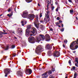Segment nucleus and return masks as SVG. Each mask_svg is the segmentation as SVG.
I'll use <instances>...</instances> for the list:
<instances>
[{"mask_svg": "<svg viewBox=\"0 0 78 78\" xmlns=\"http://www.w3.org/2000/svg\"><path fill=\"white\" fill-rule=\"evenodd\" d=\"M69 47L72 50H76L78 48V38L77 39L76 41L73 42L71 44Z\"/></svg>", "mask_w": 78, "mask_h": 78, "instance_id": "1", "label": "nucleus"}, {"mask_svg": "<svg viewBox=\"0 0 78 78\" xmlns=\"http://www.w3.org/2000/svg\"><path fill=\"white\" fill-rule=\"evenodd\" d=\"M44 51V49L42 48V47L41 46H39L38 47L36 48V53H37L38 55H40L42 51Z\"/></svg>", "mask_w": 78, "mask_h": 78, "instance_id": "2", "label": "nucleus"}, {"mask_svg": "<svg viewBox=\"0 0 78 78\" xmlns=\"http://www.w3.org/2000/svg\"><path fill=\"white\" fill-rule=\"evenodd\" d=\"M45 40V36L41 34L39 35V37L36 38V41L37 42H39L41 41H44Z\"/></svg>", "mask_w": 78, "mask_h": 78, "instance_id": "3", "label": "nucleus"}, {"mask_svg": "<svg viewBox=\"0 0 78 78\" xmlns=\"http://www.w3.org/2000/svg\"><path fill=\"white\" fill-rule=\"evenodd\" d=\"M45 11L46 13L45 14V17L44 20H45L46 19H48L49 18V15L50 14V11L48 10V7L47 9H45Z\"/></svg>", "mask_w": 78, "mask_h": 78, "instance_id": "4", "label": "nucleus"}, {"mask_svg": "<svg viewBox=\"0 0 78 78\" xmlns=\"http://www.w3.org/2000/svg\"><path fill=\"white\" fill-rule=\"evenodd\" d=\"M10 69L8 68L5 69L4 70V73L5 74V77L8 76V74H9V73L10 72Z\"/></svg>", "mask_w": 78, "mask_h": 78, "instance_id": "5", "label": "nucleus"}, {"mask_svg": "<svg viewBox=\"0 0 78 78\" xmlns=\"http://www.w3.org/2000/svg\"><path fill=\"white\" fill-rule=\"evenodd\" d=\"M28 41L30 43L34 44L35 42V40H34V37H30L29 38Z\"/></svg>", "mask_w": 78, "mask_h": 78, "instance_id": "6", "label": "nucleus"}, {"mask_svg": "<svg viewBox=\"0 0 78 78\" xmlns=\"http://www.w3.org/2000/svg\"><path fill=\"white\" fill-rule=\"evenodd\" d=\"M28 12L27 11H25L23 12V14L22 17H23V18H27V16H28Z\"/></svg>", "mask_w": 78, "mask_h": 78, "instance_id": "7", "label": "nucleus"}, {"mask_svg": "<svg viewBox=\"0 0 78 78\" xmlns=\"http://www.w3.org/2000/svg\"><path fill=\"white\" fill-rule=\"evenodd\" d=\"M35 17V16L34 14H29L28 16V18L30 20H33L34 18Z\"/></svg>", "mask_w": 78, "mask_h": 78, "instance_id": "8", "label": "nucleus"}, {"mask_svg": "<svg viewBox=\"0 0 78 78\" xmlns=\"http://www.w3.org/2000/svg\"><path fill=\"white\" fill-rule=\"evenodd\" d=\"M53 56L55 57H58L59 56H60V53L58 51L54 52Z\"/></svg>", "mask_w": 78, "mask_h": 78, "instance_id": "9", "label": "nucleus"}, {"mask_svg": "<svg viewBox=\"0 0 78 78\" xmlns=\"http://www.w3.org/2000/svg\"><path fill=\"white\" fill-rule=\"evenodd\" d=\"M45 40L46 41H50V37L48 34H46L45 35Z\"/></svg>", "mask_w": 78, "mask_h": 78, "instance_id": "10", "label": "nucleus"}, {"mask_svg": "<svg viewBox=\"0 0 78 78\" xmlns=\"http://www.w3.org/2000/svg\"><path fill=\"white\" fill-rule=\"evenodd\" d=\"M17 74L19 76H23V73L20 70L19 71L17 72Z\"/></svg>", "mask_w": 78, "mask_h": 78, "instance_id": "11", "label": "nucleus"}, {"mask_svg": "<svg viewBox=\"0 0 78 78\" xmlns=\"http://www.w3.org/2000/svg\"><path fill=\"white\" fill-rule=\"evenodd\" d=\"M31 33L33 34H34L35 33H37V30H36V29L34 27H33L31 30Z\"/></svg>", "mask_w": 78, "mask_h": 78, "instance_id": "12", "label": "nucleus"}, {"mask_svg": "<svg viewBox=\"0 0 78 78\" xmlns=\"http://www.w3.org/2000/svg\"><path fill=\"white\" fill-rule=\"evenodd\" d=\"M27 22L26 21V20H22L21 23L22 24V26H24L25 25Z\"/></svg>", "mask_w": 78, "mask_h": 78, "instance_id": "13", "label": "nucleus"}, {"mask_svg": "<svg viewBox=\"0 0 78 78\" xmlns=\"http://www.w3.org/2000/svg\"><path fill=\"white\" fill-rule=\"evenodd\" d=\"M22 31H23V30L21 28H18L17 30V32L19 34H22Z\"/></svg>", "mask_w": 78, "mask_h": 78, "instance_id": "14", "label": "nucleus"}, {"mask_svg": "<svg viewBox=\"0 0 78 78\" xmlns=\"http://www.w3.org/2000/svg\"><path fill=\"white\" fill-rule=\"evenodd\" d=\"M26 72L27 73H28L29 74H31V73H32V70L30 69H28L26 70Z\"/></svg>", "mask_w": 78, "mask_h": 78, "instance_id": "15", "label": "nucleus"}, {"mask_svg": "<svg viewBox=\"0 0 78 78\" xmlns=\"http://www.w3.org/2000/svg\"><path fill=\"white\" fill-rule=\"evenodd\" d=\"M41 76H44L45 78H47L48 77V75H47V72L44 73L41 75Z\"/></svg>", "mask_w": 78, "mask_h": 78, "instance_id": "16", "label": "nucleus"}, {"mask_svg": "<svg viewBox=\"0 0 78 78\" xmlns=\"http://www.w3.org/2000/svg\"><path fill=\"white\" fill-rule=\"evenodd\" d=\"M34 24L35 26V27H36V28H39V25L35 21L34 22Z\"/></svg>", "mask_w": 78, "mask_h": 78, "instance_id": "17", "label": "nucleus"}, {"mask_svg": "<svg viewBox=\"0 0 78 78\" xmlns=\"http://www.w3.org/2000/svg\"><path fill=\"white\" fill-rule=\"evenodd\" d=\"M46 48L47 49H49V50H51V47H50V44H47L46 45Z\"/></svg>", "mask_w": 78, "mask_h": 78, "instance_id": "18", "label": "nucleus"}, {"mask_svg": "<svg viewBox=\"0 0 78 78\" xmlns=\"http://www.w3.org/2000/svg\"><path fill=\"white\" fill-rule=\"evenodd\" d=\"M30 33V30L28 29H27L26 30V35H28Z\"/></svg>", "mask_w": 78, "mask_h": 78, "instance_id": "19", "label": "nucleus"}, {"mask_svg": "<svg viewBox=\"0 0 78 78\" xmlns=\"http://www.w3.org/2000/svg\"><path fill=\"white\" fill-rule=\"evenodd\" d=\"M40 28L42 30H43L45 29V26L43 25H40Z\"/></svg>", "mask_w": 78, "mask_h": 78, "instance_id": "20", "label": "nucleus"}, {"mask_svg": "<svg viewBox=\"0 0 78 78\" xmlns=\"http://www.w3.org/2000/svg\"><path fill=\"white\" fill-rule=\"evenodd\" d=\"M48 55L49 56H51V55H52V52L51 51H48Z\"/></svg>", "mask_w": 78, "mask_h": 78, "instance_id": "21", "label": "nucleus"}, {"mask_svg": "<svg viewBox=\"0 0 78 78\" xmlns=\"http://www.w3.org/2000/svg\"><path fill=\"white\" fill-rule=\"evenodd\" d=\"M2 47L3 48H4L5 50H8V48H9V47L8 46H7L5 47Z\"/></svg>", "mask_w": 78, "mask_h": 78, "instance_id": "22", "label": "nucleus"}, {"mask_svg": "<svg viewBox=\"0 0 78 78\" xmlns=\"http://www.w3.org/2000/svg\"><path fill=\"white\" fill-rule=\"evenodd\" d=\"M77 77V73H75L74 75V78H76Z\"/></svg>", "mask_w": 78, "mask_h": 78, "instance_id": "23", "label": "nucleus"}, {"mask_svg": "<svg viewBox=\"0 0 78 78\" xmlns=\"http://www.w3.org/2000/svg\"><path fill=\"white\" fill-rule=\"evenodd\" d=\"M25 1L27 3H30V2H31L33 1V0H25Z\"/></svg>", "mask_w": 78, "mask_h": 78, "instance_id": "24", "label": "nucleus"}, {"mask_svg": "<svg viewBox=\"0 0 78 78\" xmlns=\"http://www.w3.org/2000/svg\"><path fill=\"white\" fill-rule=\"evenodd\" d=\"M31 25H29L27 26V29H28V30L30 29V28H31Z\"/></svg>", "mask_w": 78, "mask_h": 78, "instance_id": "25", "label": "nucleus"}, {"mask_svg": "<svg viewBox=\"0 0 78 78\" xmlns=\"http://www.w3.org/2000/svg\"><path fill=\"white\" fill-rule=\"evenodd\" d=\"M52 73V71H51L49 70L48 72V73L49 74V75L50 74H51Z\"/></svg>", "mask_w": 78, "mask_h": 78, "instance_id": "26", "label": "nucleus"}, {"mask_svg": "<svg viewBox=\"0 0 78 78\" xmlns=\"http://www.w3.org/2000/svg\"><path fill=\"white\" fill-rule=\"evenodd\" d=\"M75 62H77V64H78V58H75Z\"/></svg>", "mask_w": 78, "mask_h": 78, "instance_id": "27", "label": "nucleus"}, {"mask_svg": "<svg viewBox=\"0 0 78 78\" xmlns=\"http://www.w3.org/2000/svg\"><path fill=\"white\" fill-rule=\"evenodd\" d=\"M12 15V13L11 12V14H8L7 15V16H9V17H11Z\"/></svg>", "mask_w": 78, "mask_h": 78, "instance_id": "28", "label": "nucleus"}, {"mask_svg": "<svg viewBox=\"0 0 78 78\" xmlns=\"http://www.w3.org/2000/svg\"><path fill=\"white\" fill-rule=\"evenodd\" d=\"M6 3H7L8 5H9V3H10V1H6Z\"/></svg>", "mask_w": 78, "mask_h": 78, "instance_id": "29", "label": "nucleus"}, {"mask_svg": "<svg viewBox=\"0 0 78 78\" xmlns=\"http://www.w3.org/2000/svg\"><path fill=\"white\" fill-rule=\"evenodd\" d=\"M73 12V10L72 9H71L70 10V13H72Z\"/></svg>", "mask_w": 78, "mask_h": 78, "instance_id": "30", "label": "nucleus"}, {"mask_svg": "<svg viewBox=\"0 0 78 78\" xmlns=\"http://www.w3.org/2000/svg\"><path fill=\"white\" fill-rule=\"evenodd\" d=\"M69 64H70V65H71V60H69Z\"/></svg>", "mask_w": 78, "mask_h": 78, "instance_id": "31", "label": "nucleus"}, {"mask_svg": "<svg viewBox=\"0 0 78 78\" xmlns=\"http://www.w3.org/2000/svg\"><path fill=\"white\" fill-rule=\"evenodd\" d=\"M64 28H63L61 29L60 31H62V32L63 31H64Z\"/></svg>", "mask_w": 78, "mask_h": 78, "instance_id": "32", "label": "nucleus"}, {"mask_svg": "<svg viewBox=\"0 0 78 78\" xmlns=\"http://www.w3.org/2000/svg\"><path fill=\"white\" fill-rule=\"evenodd\" d=\"M72 69H73V70H75V67L73 66L72 68Z\"/></svg>", "mask_w": 78, "mask_h": 78, "instance_id": "33", "label": "nucleus"}, {"mask_svg": "<svg viewBox=\"0 0 78 78\" xmlns=\"http://www.w3.org/2000/svg\"><path fill=\"white\" fill-rule=\"evenodd\" d=\"M15 48V45H12V46L11 48Z\"/></svg>", "mask_w": 78, "mask_h": 78, "instance_id": "34", "label": "nucleus"}, {"mask_svg": "<svg viewBox=\"0 0 78 78\" xmlns=\"http://www.w3.org/2000/svg\"><path fill=\"white\" fill-rule=\"evenodd\" d=\"M64 42H65V43L67 44V40H65L64 41Z\"/></svg>", "mask_w": 78, "mask_h": 78, "instance_id": "35", "label": "nucleus"}, {"mask_svg": "<svg viewBox=\"0 0 78 78\" xmlns=\"http://www.w3.org/2000/svg\"><path fill=\"white\" fill-rule=\"evenodd\" d=\"M52 72H54V71H55V68H53L52 69Z\"/></svg>", "mask_w": 78, "mask_h": 78, "instance_id": "36", "label": "nucleus"}, {"mask_svg": "<svg viewBox=\"0 0 78 78\" xmlns=\"http://www.w3.org/2000/svg\"><path fill=\"white\" fill-rule=\"evenodd\" d=\"M55 7L54 6H52L51 7V9H52V10H53L54 9V8Z\"/></svg>", "mask_w": 78, "mask_h": 78, "instance_id": "37", "label": "nucleus"}, {"mask_svg": "<svg viewBox=\"0 0 78 78\" xmlns=\"http://www.w3.org/2000/svg\"><path fill=\"white\" fill-rule=\"evenodd\" d=\"M75 66H76V67H78V63H75Z\"/></svg>", "mask_w": 78, "mask_h": 78, "instance_id": "38", "label": "nucleus"}, {"mask_svg": "<svg viewBox=\"0 0 78 78\" xmlns=\"http://www.w3.org/2000/svg\"><path fill=\"white\" fill-rule=\"evenodd\" d=\"M2 36H3V35L2 34H0V38L2 37Z\"/></svg>", "mask_w": 78, "mask_h": 78, "instance_id": "39", "label": "nucleus"}, {"mask_svg": "<svg viewBox=\"0 0 78 78\" xmlns=\"http://www.w3.org/2000/svg\"><path fill=\"white\" fill-rule=\"evenodd\" d=\"M36 20H38V16H37L36 17Z\"/></svg>", "mask_w": 78, "mask_h": 78, "instance_id": "40", "label": "nucleus"}, {"mask_svg": "<svg viewBox=\"0 0 78 78\" xmlns=\"http://www.w3.org/2000/svg\"><path fill=\"white\" fill-rule=\"evenodd\" d=\"M11 8H10L9 9H8V12H10L11 11Z\"/></svg>", "mask_w": 78, "mask_h": 78, "instance_id": "41", "label": "nucleus"}, {"mask_svg": "<svg viewBox=\"0 0 78 78\" xmlns=\"http://www.w3.org/2000/svg\"><path fill=\"white\" fill-rule=\"evenodd\" d=\"M68 1L69 2H70V3H72V1L71 0H68Z\"/></svg>", "mask_w": 78, "mask_h": 78, "instance_id": "42", "label": "nucleus"}, {"mask_svg": "<svg viewBox=\"0 0 78 78\" xmlns=\"http://www.w3.org/2000/svg\"><path fill=\"white\" fill-rule=\"evenodd\" d=\"M56 11H58V8H57L55 10Z\"/></svg>", "mask_w": 78, "mask_h": 78, "instance_id": "43", "label": "nucleus"}, {"mask_svg": "<svg viewBox=\"0 0 78 78\" xmlns=\"http://www.w3.org/2000/svg\"><path fill=\"white\" fill-rule=\"evenodd\" d=\"M42 16V13H41L40 14V17H41Z\"/></svg>", "mask_w": 78, "mask_h": 78, "instance_id": "44", "label": "nucleus"}, {"mask_svg": "<svg viewBox=\"0 0 78 78\" xmlns=\"http://www.w3.org/2000/svg\"><path fill=\"white\" fill-rule=\"evenodd\" d=\"M56 25H59V23H58V22L56 23Z\"/></svg>", "mask_w": 78, "mask_h": 78, "instance_id": "45", "label": "nucleus"}, {"mask_svg": "<svg viewBox=\"0 0 78 78\" xmlns=\"http://www.w3.org/2000/svg\"><path fill=\"white\" fill-rule=\"evenodd\" d=\"M50 78H53V77L52 76H50Z\"/></svg>", "mask_w": 78, "mask_h": 78, "instance_id": "46", "label": "nucleus"}, {"mask_svg": "<svg viewBox=\"0 0 78 78\" xmlns=\"http://www.w3.org/2000/svg\"><path fill=\"white\" fill-rule=\"evenodd\" d=\"M57 20H59V17H57Z\"/></svg>", "mask_w": 78, "mask_h": 78, "instance_id": "47", "label": "nucleus"}, {"mask_svg": "<svg viewBox=\"0 0 78 78\" xmlns=\"http://www.w3.org/2000/svg\"><path fill=\"white\" fill-rule=\"evenodd\" d=\"M76 20H78V18L77 17H76Z\"/></svg>", "mask_w": 78, "mask_h": 78, "instance_id": "48", "label": "nucleus"}, {"mask_svg": "<svg viewBox=\"0 0 78 78\" xmlns=\"http://www.w3.org/2000/svg\"><path fill=\"white\" fill-rule=\"evenodd\" d=\"M50 30L51 31H53V29H52V28H51V29H50Z\"/></svg>", "mask_w": 78, "mask_h": 78, "instance_id": "49", "label": "nucleus"}, {"mask_svg": "<svg viewBox=\"0 0 78 78\" xmlns=\"http://www.w3.org/2000/svg\"><path fill=\"white\" fill-rule=\"evenodd\" d=\"M40 22H41V23H42V22H43V21L41 20L40 21Z\"/></svg>", "mask_w": 78, "mask_h": 78, "instance_id": "50", "label": "nucleus"}, {"mask_svg": "<svg viewBox=\"0 0 78 78\" xmlns=\"http://www.w3.org/2000/svg\"><path fill=\"white\" fill-rule=\"evenodd\" d=\"M63 47H64V48H65V45H64V44L63 45Z\"/></svg>", "mask_w": 78, "mask_h": 78, "instance_id": "51", "label": "nucleus"}, {"mask_svg": "<svg viewBox=\"0 0 78 78\" xmlns=\"http://www.w3.org/2000/svg\"><path fill=\"white\" fill-rule=\"evenodd\" d=\"M51 0H49H49H48V2H49V3H50V2H51Z\"/></svg>", "mask_w": 78, "mask_h": 78, "instance_id": "52", "label": "nucleus"}, {"mask_svg": "<svg viewBox=\"0 0 78 78\" xmlns=\"http://www.w3.org/2000/svg\"><path fill=\"white\" fill-rule=\"evenodd\" d=\"M14 37L15 39H17V38L16 37Z\"/></svg>", "mask_w": 78, "mask_h": 78, "instance_id": "53", "label": "nucleus"}, {"mask_svg": "<svg viewBox=\"0 0 78 78\" xmlns=\"http://www.w3.org/2000/svg\"><path fill=\"white\" fill-rule=\"evenodd\" d=\"M42 78H46V77H45L44 76H42Z\"/></svg>", "mask_w": 78, "mask_h": 78, "instance_id": "54", "label": "nucleus"}, {"mask_svg": "<svg viewBox=\"0 0 78 78\" xmlns=\"http://www.w3.org/2000/svg\"><path fill=\"white\" fill-rule=\"evenodd\" d=\"M59 22H60V23H61V22H62V21H61V20H59Z\"/></svg>", "mask_w": 78, "mask_h": 78, "instance_id": "55", "label": "nucleus"}, {"mask_svg": "<svg viewBox=\"0 0 78 78\" xmlns=\"http://www.w3.org/2000/svg\"><path fill=\"white\" fill-rule=\"evenodd\" d=\"M3 34H7V33L4 32L3 33Z\"/></svg>", "mask_w": 78, "mask_h": 78, "instance_id": "56", "label": "nucleus"}, {"mask_svg": "<svg viewBox=\"0 0 78 78\" xmlns=\"http://www.w3.org/2000/svg\"><path fill=\"white\" fill-rule=\"evenodd\" d=\"M2 16V14L1 15H0V17H1V18H2V17H1Z\"/></svg>", "mask_w": 78, "mask_h": 78, "instance_id": "57", "label": "nucleus"}, {"mask_svg": "<svg viewBox=\"0 0 78 78\" xmlns=\"http://www.w3.org/2000/svg\"><path fill=\"white\" fill-rule=\"evenodd\" d=\"M38 6H40V4H39V3H38Z\"/></svg>", "mask_w": 78, "mask_h": 78, "instance_id": "58", "label": "nucleus"}, {"mask_svg": "<svg viewBox=\"0 0 78 78\" xmlns=\"http://www.w3.org/2000/svg\"><path fill=\"white\" fill-rule=\"evenodd\" d=\"M12 33H14V34H15L14 31H13V32H12Z\"/></svg>", "mask_w": 78, "mask_h": 78, "instance_id": "59", "label": "nucleus"}, {"mask_svg": "<svg viewBox=\"0 0 78 78\" xmlns=\"http://www.w3.org/2000/svg\"><path fill=\"white\" fill-rule=\"evenodd\" d=\"M73 53H75L76 52V51H73Z\"/></svg>", "mask_w": 78, "mask_h": 78, "instance_id": "60", "label": "nucleus"}, {"mask_svg": "<svg viewBox=\"0 0 78 78\" xmlns=\"http://www.w3.org/2000/svg\"><path fill=\"white\" fill-rule=\"evenodd\" d=\"M13 56H16V55L14 54V55H13Z\"/></svg>", "mask_w": 78, "mask_h": 78, "instance_id": "61", "label": "nucleus"}, {"mask_svg": "<svg viewBox=\"0 0 78 78\" xmlns=\"http://www.w3.org/2000/svg\"><path fill=\"white\" fill-rule=\"evenodd\" d=\"M41 69H41V68H40L39 69L40 70H41Z\"/></svg>", "mask_w": 78, "mask_h": 78, "instance_id": "62", "label": "nucleus"}, {"mask_svg": "<svg viewBox=\"0 0 78 78\" xmlns=\"http://www.w3.org/2000/svg\"><path fill=\"white\" fill-rule=\"evenodd\" d=\"M62 27H63V24H62Z\"/></svg>", "mask_w": 78, "mask_h": 78, "instance_id": "63", "label": "nucleus"}, {"mask_svg": "<svg viewBox=\"0 0 78 78\" xmlns=\"http://www.w3.org/2000/svg\"><path fill=\"white\" fill-rule=\"evenodd\" d=\"M3 31L4 32H5L6 31H5V30H3Z\"/></svg>", "mask_w": 78, "mask_h": 78, "instance_id": "64", "label": "nucleus"}]
</instances>
